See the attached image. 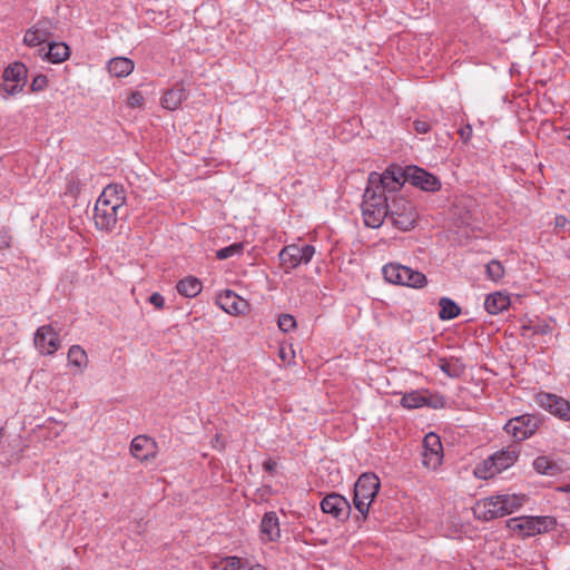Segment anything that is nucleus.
<instances>
[{
    "label": "nucleus",
    "mask_w": 570,
    "mask_h": 570,
    "mask_svg": "<svg viewBox=\"0 0 570 570\" xmlns=\"http://www.w3.org/2000/svg\"><path fill=\"white\" fill-rule=\"evenodd\" d=\"M395 178L385 173H371L363 195L362 215L364 224L379 228L389 218L390 203L387 193L396 191Z\"/></svg>",
    "instance_id": "obj_1"
},
{
    "label": "nucleus",
    "mask_w": 570,
    "mask_h": 570,
    "mask_svg": "<svg viewBox=\"0 0 570 570\" xmlns=\"http://www.w3.org/2000/svg\"><path fill=\"white\" fill-rule=\"evenodd\" d=\"M125 189L118 184L108 185L94 208V222L98 229L111 232L118 219L127 215Z\"/></svg>",
    "instance_id": "obj_2"
},
{
    "label": "nucleus",
    "mask_w": 570,
    "mask_h": 570,
    "mask_svg": "<svg viewBox=\"0 0 570 570\" xmlns=\"http://www.w3.org/2000/svg\"><path fill=\"white\" fill-rule=\"evenodd\" d=\"M384 173L395 178L396 190L406 181L424 191L433 193L441 188V181L436 176L417 166H407L405 169L399 166H392Z\"/></svg>",
    "instance_id": "obj_3"
},
{
    "label": "nucleus",
    "mask_w": 570,
    "mask_h": 570,
    "mask_svg": "<svg viewBox=\"0 0 570 570\" xmlns=\"http://www.w3.org/2000/svg\"><path fill=\"white\" fill-rule=\"evenodd\" d=\"M520 449L518 444H512L505 449L495 452L482 464L475 469V475L480 479H490L495 474L512 466L519 459Z\"/></svg>",
    "instance_id": "obj_4"
},
{
    "label": "nucleus",
    "mask_w": 570,
    "mask_h": 570,
    "mask_svg": "<svg viewBox=\"0 0 570 570\" xmlns=\"http://www.w3.org/2000/svg\"><path fill=\"white\" fill-rule=\"evenodd\" d=\"M381 487L380 479L374 473H363L354 485L353 503L361 513L362 520H366L368 509L379 493Z\"/></svg>",
    "instance_id": "obj_5"
},
{
    "label": "nucleus",
    "mask_w": 570,
    "mask_h": 570,
    "mask_svg": "<svg viewBox=\"0 0 570 570\" xmlns=\"http://www.w3.org/2000/svg\"><path fill=\"white\" fill-rule=\"evenodd\" d=\"M382 273L386 282L395 285L422 288L428 283L426 276L423 273L397 263L384 265Z\"/></svg>",
    "instance_id": "obj_6"
},
{
    "label": "nucleus",
    "mask_w": 570,
    "mask_h": 570,
    "mask_svg": "<svg viewBox=\"0 0 570 570\" xmlns=\"http://www.w3.org/2000/svg\"><path fill=\"white\" fill-rule=\"evenodd\" d=\"M400 230L406 232L417 223L419 213L415 206L404 197H394L390 203L389 218Z\"/></svg>",
    "instance_id": "obj_7"
},
{
    "label": "nucleus",
    "mask_w": 570,
    "mask_h": 570,
    "mask_svg": "<svg viewBox=\"0 0 570 570\" xmlns=\"http://www.w3.org/2000/svg\"><path fill=\"white\" fill-rule=\"evenodd\" d=\"M541 423L542 420L539 415L527 413L510 419L503 429L509 436L520 442L532 436Z\"/></svg>",
    "instance_id": "obj_8"
},
{
    "label": "nucleus",
    "mask_w": 570,
    "mask_h": 570,
    "mask_svg": "<svg viewBox=\"0 0 570 570\" xmlns=\"http://www.w3.org/2000/svg\"><path fill=\"white\" fill-rule=\"evenodd\" d=\"M315 254V247L312 245H287L278 254L282 266L285 272L296 268L302 264H308Z\"/></svg>",
    "instance_id": "obj_9"
},
{
    "label": "nucleus",
    "mask_w": 570,
    "mask_h": 570,
    "mask_svg": "<svg viewBox=\"0 0 570 570\" xmlns=\"http://www.w3.org/2000/svg\"><path fill=\"white\" fill-rule=\"evenodd\" d=\"M535 402L551 415L561 421L570 422V401L564 397L553 393L540 392L535 395Z\"/></svg>",
    "instance_id": "obj_10"
},
{
    "label": "nucleus",
    "mask_w": 570,
    "mask_h": 570,
    "mask_svg": "<svg viewBox=\"0 0 570 570\" xmlns=\"http://www.w3.org/2000/svg\"><path fill=\"white\" fill-rule=\"evenodd\" d=\"M56 29L57 21L42 17L26 31L23 43L28 47H37L52 37Z\"/></svg>",
    "instance_id": "obj_11"
},
{
    "label": "nucleus",
    "mask_w": 570,
    "mask_h": 570,
    "mask_svg": "<svg viewBox=\"0 0 570 570\" xmlns=\"http://www.w3.org/2000/svg\"><path fill=\"white\" fill-rule=\"evenodd\" d=\"M26 66L21 62H14L4 69L1 88L8 96H13L22 90L26 85Z\"/></svg>",
    "instance_id": "obj_12"
},
{
    "label": "nucleus",
    "mask_w": 570,
    "mask_h": 570,
    "mask_svg": "<svg viewBox=\"0 0 570 570\" xmlns=\"http://www.w3.org/2000/svg\"><path fill=\"white\" fill-rule=\"evenodd\" d=\"M33 342L36 348L42 355H52L60 347L59 334L51 325H42L38 327Z\"/></svg>",
    "instance_id": "obj_13"
},
{
    "label": "nucleus",
    "mask_w": 570,
    "mask_h": 570,
    "mask_svg": "<svg viewBox=\"0 0 570 570\" xmlns=\"http://www.w3.org/2000/svg\"><path fill=\"white\" fill-rule=\"evenodd\" d=\"M423 464L435 470L441 463L443 458V448L440 436L435 433H429L423 439Z\"/></svg>",
    "instance_id": "obj_14"
},
{
    "label": "nucleus",
    "mask_w": 570,
    "mask_h": 570,
    "mask_svg": "<svg viewBox=\"0 0 570 570\" xmlns=\"http://www.w3.org/2000/svg\"><path fill=\"white\" fill-rule=\"evenodd\" d=\"M321 509L324 513L331 514L338 521H346L351 513L350 502L338 493L327 494L321 501Z\"/></svg>",
    "instance_id": "obj_15"
},
{
    "label": "nucleus",
    "mask_w": 570,
    "mask_h": 570,
    "mask_svg": "<svg viewBox=\"0 0 570 570\" xmlns=\"http://www.w3.org/2000/svg\"><path fill=\"white\" fill-rule=\"evenodd\" d=\"M216 304L233 316L244 315L249 309L248 302L230 289L219 293L216 296Z\"/></svg>",
    "instance_id": "obj_16"
},
{
    "label": "nucleus",
    "mask_w": 570,
    "mask_h": 570,
    "mask_svg": "<svg viewBox=\"0 0 570 570\" xmlns=\"http://www.w3.org/2000/svg\"><path fill=\"white\" fill-rule=\"evenodd\" d=\"M554 320H541L539 317H527L521 321L520 335L530 338L534 335L551 334L554 328Z\"/></svg>",
    "instance_id": "obj_17"
},
{
    "label": "nucleus",
    "mask_w": 570,
    "mask_h": 570,
    "mask_svg": "<svg viewBox=\"0 0 570 570\" xmlns=\"http://www.w3.org/2000/svg\"><path fill=\"white\" fill-rule=\"evenodd\" d=\"M501 503L502 502L499 495L485 498L482 501L478 502L474 512L478 515V518L484 520H493L497 518H501L505 515V508H503Z\"/></svg>",
    "instance_id": "obj_18"
},
{
    "label": "nucleus",
    "mask_w": 570,
    "mask_h": 570,
    "mask_svg": "<svg viewBox=\"0 0 570 570\" xmlns=\"http://www.w3.org/2000/svg\"><path fill=\"white\" fill-rule=\"evenodd\" d=\"M543 519L532 517L512 518L508 521V527L524 537H531L541 532Z\"/></svg>",
    "instance_id": "obj_19"
},
{
    "label": "nucleus",
    "mask_w": 570,
    "mask_h": 570,
    "mask_svg": "<svg viewBox=\"0 0 570 570\" xmlns=\"http://www.w3.org/2000/svg\"><path fill=\"white\" fill-rule=\"evenodd\" d=\"M156 448L155 440L146 435H138L131 441L130 452L139 461H148L156 456Z\"/></svg>",
    "instance_id": "obj_20"
},
{
    "label": "nucleus",
    "mask_w": 570,
    "mask_h": 570,
    "mask_svg": "<svg viewBox=\"0 0 570 570\" xmlns=\"http://www.w3.org/2000/svg\"><path fill=\"white\" fill-rule=\"evenodd\" d=\"M279 537L281 529L276 512H266L261 521V539L264 542H272L276 541Z\"/></svg>",
    "instance_id": "obj_21"
},
{
    "label": "nucleus",
    "mask_w": 570,
    "mask_h": 570,
    "mask_svg": "<svg viewBox=\"0 0 570 570\" xmlns=\"http://www.w3.org/2000/svg\"><path fill=\"white\" fill-rule=\"evenodd\" d=\"M187 99L186 89L181 83L167 90L161 98V106L168 110H176Z\"/></svg>",
    "instance_id": "obj_22"
},
{
    "label": "nucleus",
    "mask_w": 570,
    "mask_h": 570,
    "mask_svg": "<svg viewBox=\"0 0 570 570\" xmlns=\"http://www.w3.org/2000/svg\"><path fill=\"white\" fill-rule=\"evenodd\" d=\"M510 296L502 292L489 294L484 301V308L489 314L497 315L508 309L510 306Z\"/></svg>",
    "instance_id": "obj_23"
},
{
    "label": "nucleus",
    "mask_w": 570,
    "mask_h": 570,
    "mask_svg": "<svg viewBox=\"0 0 570 570\" xmlns=\"http://www.w3.org/2000/svg\"><path fill=\"white\" fill-rule=\"evenodd\" d=\"M250 566L247 559L237 556H227L212 563L215 570H248Z\"/></svg>",
    "instance_id": "obj_24"
},
{
    "label": "nucleus",
    "mask_w": 570,
    "mask_h": 570,
    "mask_svg": "<svg viewBox=\"0 0 570 570\" xmlns=\"http://www.w3.org/2000/svg\"><path fill=\"white\" fill-rule=\"evenodd\" d=\"M176 288L180 295L193 298L202 292L203 284L197 277L187 276L177 283Z\"/></svg>",
    "instance_id": "obj_25"
},
{
    "label": "nucleus",
    "mask_w": 570,
    "mask_h": 570,
    "mask_svg": "<svg viewBox=\"0 0 570 570\" xmlns=\"http://www.w3.org/2000/svg\"><path fill=\"white\" fill-rule=\"evenodd\" d=\"M70 56V49L65 42H51L48 50L43 53V58L52 63H60Z\"/></svg>",
    "instance_id": "obj_26"
},
{
    "label": "nucleus",
    "mask_w": 570,
    "mask_h": 570,
    "mask_svg": "<svg viewBox=\"0 0 570 570\" xmlns=\"http://www.w3.org/2000/svg\"><path fill=\"white\" fill-rule=\"evenodd\" d=\"M439 367L444 374L452 379H458L465 372V365L463 362L455 357L440 358Z\"/></svg>",
    "instance_id": "obj_27"
},
{
    "label": "nucleus",
    "mask_w": 570,
    "mask_h": 570,
    "mask_svg": "<svg viewBox=\"0 0 570 570\" xmlns=\"http://www.w3.org/2000/svg\"><path fill=\"white\" fill-rule=\"evenodd\" d=\"M134 62L129 58L117 57L108 62V71L115 77H127L134 70Z\"/></svg>",
    "instance_id": "obj_28"
},
{
    "label": "nucleus",
    "mask_w": 570,
    "mask_h": 570,
    "mask_svg": "<svg viewBox=\"0 0 570 570\" xmlns=\"http://www.w3.org/2000/svg\"><path fill=\"white\" fill-rule=\"evenodd\" d=\"M533 469L544 475L554 476L561 472V468L547 456H538L533 461Z\"/></svg>",
    "instance_id": "obj_29"
},
{
    "label": "nucleus",
    "mask_w": 570,
    "mask_h": 570,
    "mask_svg": "<svg viewBox=\"0 0 570 570\" xmlns=\"http://www.w3.org/2000/svg\"><path fill=\"white\" fill-rule=\"evenodd\" d=\"M498 495L502 502L501 504L503 505V508H505L504 509L505 515L513 513L519 508H521L523 505V503L525 502V495H523V494L505 493V494H498Z\"/></svg>",
    "instance_id": "obj_30"
},
{
    "label": "nucleus",
    "mask_w": 570,
    "mask_h": 570,
    "mask_svg": "<svg viewBox=\"0 0 570 570\" xmlns=\"http://www.w3.org/2000/svg\"><path fill=\"white\" fill-rule=\"evenodd\" d=\"M68 362L78 370L83 371L88 365V356L80 345H72L68 351Z\"/></svg>",
    "instance_id": "obj_31"
},
{
    "label": "nucleus",
    "mask_w": 570,
    "mask_h": 570,
    "mask_svg": "<svg viewBox=\"0 0 570 570\" xmlns=\"http://www.w3.org/2000/svg\"><path fill=\"white\" fill-rule=\"evenodd\" d=\"M440 312L439 317L441 320H453L459 316L461 308L459 305L449 297H442L439 302Z\"/></svg>",
    "instance_id": "obj_32"
},
{
    "label": "nucleus",
    "mask_w": 570,
    "mask_h": 570,
    "mask_svg": "<svg viewBox=\"0 0 570 570\" xmlns=\"http://www.w3.org/2000/svg\"><path fill=\"white\" fill-rule=\"evenodd\" d=\"M424 391H411L401 399V404L406 409H419L424 406Z\"/></svg>",
    "instance_id": "obj_33"
},
{
    "label": "nucleus",
    "mask_w": 570,
    "mask_h": 570,
    "mask_svg": "<svg viewBox=\"0 0 570 570\" xmlns=\"http://www.w3.org/2000/svg\"><path fill=\"white\" fill-rule=\"evenodd\" d=\"M244 250V243H233L229 246L223 247L216 252V258L219 261L227 259L233 256L242 255Z\"/></svg>",
    "instance_id": "obj_34"
},
{
    "label": "nucleus",
    "mask_w": 570,
    "mask_h": 570,
    "mask_svg": "<svg viewBox=\"0 0 570 570\" xmlns=\"http://www.w3.org/2000/svg\"><path fill=\"white\" fill-rule=\"evenodd\" d=\"M487 275L490 279L498 282L504 276V267L499 261H491L485 266Z\"/></svg>",
    "instance_id": "obj_35"
},
{
    "label": "nucleus",
    "mask_w": 570,
    "mask_h": 570,
    "mask_svg": "<svg viewBox=\"0 0 570 570\" xmlns=\"http://www.w3.org/2000/svg\"><path fill=\"white\" fill-rule=\"evenodd\" d=\"M424 406L432 409H443L445 406V397L440 393H431L429 391H424Z\"/></svg>",
    "instance_id": "obj_36"
},
{
    "label": "nucleus",
    "mask_w": 570,
    "mask_h": 570,
    "mask_svg": "<svg viewBox=\"0 0 570 570\" xmlns=\"http://www.w3.org/2000/svg\"><path fill=\"white\" fill-rule=\"evenodd\" d=\"M278 327L282 332L288 333L296 327V320L291 314H282L278 317Z\"/></svg>",
    "instance_id": "obj_37"
},
{
    "label": "nucleus",
    "mask_w": 570,
    "mask_h": 570,
    "mask_svg": "<svg viewBox=\"0 0 570 570\" xmlns=\"http://www.w3.org/2000/svg\"><path fill=\"white\" fill-rule=\"evenodd\" d=\"M127 104L131 108L141 107L144 104V97L139 91H134L128 97Z\"/></svg>",
    "instance_id": "obj_38"
},
{
    "label": "nucleus",
    "mask_w": 570,
    "mask_h": 570,
    "mask_svg": "<svg viewBox=\"0 0 570 570\" xmlns=\"http://www.w3.org/2000/svg\"><path fill=\"white\" fill-rule=\"evenodd\" d=\"M11 245V235L8 230L0 232V250L9 248Z\"/></svg>",
    "instance_id": "obj_39"
},
{
    "label": "nucleus",
    "mask_w": 570,
    "mask_h": 570,
    "mask_svg": "<svg viewBox=\"0 0 570 570\" xmlns=\"http://www.w3.org/2000/svg\"><path fill=\"white\" fill-rule=\"evenodd\" d=\"M413 126L414 130L419 134H426L431 129V125L425 120H415Z\"/></svg>",
    "instance_id": "obj_40"
},
{
    "label": "nucleus",
    "mask_w": 570,
    "mask_h": 570,
    "mask_svg": "<svg viewBox=\"0 0 570 570\" xmlns=\"http://www.w3.org/2000/svg\"><path fill=\"white\" fill-rule=\"evenodd\" d=\"M150 304H153L156 308L161 309L165 305V298L159 293H154L149 297Z\"/></svg>",
    "instance_id": "obj_41"
},
{
    "label": "nucleus",
    "mask_w": 570,
    "mask_h": 570,
    "mask_svg": "<svg viewBox=\"0 0 570 570\" xmlns=\"http://www.w3.org/2000/svg\"><path fill=\"white\" fill-rule=\"evenodd\" d=\"M46 83H47L46 76H38L37 78L33 79L31 88L33 91H38V90H41L46 86Z\"/></svg>",
    "instance_id": "obj_42"
},
{
    "label": "nucleus",
    "mask_w": 570,
    "mask_h": 570,
    "mask_svg": "<svg viewBox=\"0 0 570 570\" xmlns=\"http://www.w3.org/2000/svg\"><path fill=\"white\" fill-rule=\"evenodd\" d=\"M264 469L269 473H274L277 469V462L274 460H267L264 462Z\"/></svg>",
    "instance_id": "obj_43"
},
{
    "label": "nucleus",
    "mask_w": 570,
    "mask_h": 570,
    "mask_svg": "<svg viewBox=\"0 0 570 570\" xmlns=\"http://www.w3.org/2000/svg\"><path fill=\"white\" fill-rule=\"evenodd\" d=\"M212 443H213V446L216 449H219V450L224 449V441H222L220 434H216L215 439L212 441Z\"/></svg>",
    "instance_id": "obj_44"
},
{
    "label": "nucleus",
    "mask_w": 570,
    "mask_h": 570,
    "mask_svg": "<svg viewBox=\"0 0 570 570\" xmlns=\"http://www.w3.org/2000/svg\"><path fill=\"white\" fill-rule=\"evenodd\" d=\"M567 218L564 216H557L556 217V226L563 227L567 224Z\"/></svg>",
    "instance_id": "obj_45"
},
{
    "label": "nucleus",
    "mask_w": 570,
    "mask_h": 570,
    "mask_svg": "<svg viewBox=\"0 0 570 570\" xmlns=\"http://www.w3.org/2000/svg\"><path fill=\"white\" fill-rule=\"evenodd\" d=\"M460 134H461V137H462V138H464V137H465V139H469L470 134H471V127H470V126H468V127H466V130H465V129H461Z\"/></svg>",
    "instance_id": "obj_46"
},
{
    "label": "nucleus",
    "mask_w": 570,
    "mask_h": 570,
    "mask_svg": "<svg viewBox=\"0 0 570 570\" xmlns=\"http://www.w3.org/2000/svg\"><path fill=\"white\" fill-rule=\"evenodd\" d=\"M248 570H267L264 566L256 563L249 567Z\"/></svg>",
    "instance_id": "obj_47"
},
{
    "label": "nucleus",
    "mask_w": 570,
    "mask_h": 570,
    "mask_svg": "<svg viewBox=\"0 0 570 570\" xmlns=\"http://www.w3.org/2000/svg\"><path fill=\"white\" fill-rule=\"evenodd\" d=\"M279 357L283 360V361H286L287 360V355H286V352H285V348L282 347L279 350Z\"/></svg>",
    "instance_id": "obj_48"
},
{
    "label": "nucleus",
    "mask_w": 570,
    "mask_h": 570,
    "mask_svg": "<svg viewBox=\"0 0 570 570\" xmlns=\"http://www.w3.org/2000/svg\"><path fill=\"white\" fill-rule=\"evenodd\" d=\"M566 491H570V485L566 489Z\"/></svg>",
    "instance_id": "obj_49"
},
{
    "label": "nucleus",
    "mask_w": 570,
    "mask_h": 570,
    "mask_svg": "<svg viewBox=\"0 0 570 570\" xmlns=\"http://www.w3.org/2000/svg\"><path fill=\"white\" fill-rule=\"evenodd\" d=\"M568 139L570 140V134L568 135Z\"/></svg>",
    "instance_id": "obj_50"
}]
</instances>
